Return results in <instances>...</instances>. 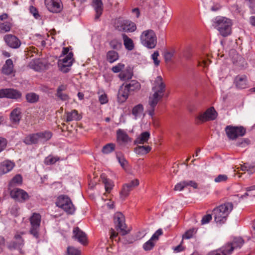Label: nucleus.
<instances>
[{"instance_id": "obj_62", "label": "nucleus", "mask_w": 255, "mask_h": 255, "mask_svg": "<svg viewBox=\"0 0 255 255\" xmlns=\"http://www.w3.org/2000/svg\"><path fill=\"white\" fill-rule=\"evenodd\" d=\"M163 234L162 229H159L157 230L156 232L152 236L151 239L153 241L154 240H157L159 236Z\"/></svg>"}, {"instance_id": "obj_6", "label": "nucleus", "mask_w": 255, "mask_h": 255, "mask_svg": "<svg viewBox=\"0 0 255 255\" xmlns=\"http://www.w3.org/2000/svg\"><path fill=\"white\" fill-rule=\"evenodd\" d=\"M56 204L68 214H73L75 212L74 206L70 198L66 195L59 196Z\"/></svg>"}, {"instance_id": "obj_37", "label": "nucleus", "mask_w": 255, "mask_h": 255, "mask_svg": "<svg viewBox=\"0 0 255 255\" xmlns=\"http://www.w3.org/2000/svg\"><path fill=\"white\" fill-rule=\"evenodd\" d=\"M229 243L231 247H233V250H234L235 249L241 248L244 244V241L241 238H236L231 243Z\"/></svg>"}, {"instance_id": "obj_11", "label": "nucleus", "mask_w": 255, "mask_h": 255, "mask_svg": "<svg viewBox=\"0 0 255 255\" xmlns=\"http://www.w3.org/2000/svg\"><path fill=\"white\" fill-rule=\"evenodd\" d=\"M23 233H17L14 236L13 240L7 243V248L10 251L21 250L24 245V241L22 238Z\"/></svg>"}, {"instance_id": "obj_20", "label": "nucleus", "mask_w": 255, "mask_h": 255, "mask_svg": "<svg viewBox=\"0 0 255 255\" xmlns=\"http://www.w3.org/2000/svg\"><path fill=\"white\" fill-rule=\"evenodd\" d=\"M117 142L120 145H125L129 142H131V138L123 129H119L117 131Z\"/></svg>"}, {"instance_id": "obj_58", "label": "nucleus", "mask_w": 255, "mask_h": 255, "mask_svg": "<svg viewBox=\"0 0 255 255\" xmlns=\"http://www.w3.org/2000/svg\"><path fill=\"white\" fill-rule=\"evenodd\" d=\"M212 216L210 214L204 216L201 220V224L204 225L208 223L212 219Z\"/></svg>"}, {"instance_id": "obj_28", "label": "nucleus", "mask_w": 255, "mask_h": 255, "mask_svg": "<svg viewBox=\"0 0 255 255\" xmlns=\"http://www.w3.org/2000/svg\"><path fill=\"white\" fill-rule=\"evenodd\" d=\"M101 178L102 182L105 185L106 191L108 193H110L114 186L113 182L111 180L107 178L105 174L101 175Z\"/></svg>"}, {"instance_id": "obj_23", "label": "nucleus", "mask_w": 255, "mask_h": 255, "mask_svg": "<svg viewBox=\"0 0 255 255\" xmlns=\"http://www.w3.org/2000/svg\"><path fill=\"white\" fill-rule=\"evenodd\" d=\"M93 6L96 11L95 19L98 20L103 11V4L102 0H93Z\"/></svg>"}, {"instance_id": "obj_26", "label": "nucleus", "mask_w": 255, "mask_h": 255, "mask_svg": "<svg viewBox=\"0 0 255 255\" xmlns=\"http://www.w3.org/2000/svg\"><path fill=\"white\" fill-rule=\"evenodd\" d=\"M2 73L8 75L12 73L13 71V64L11 59H7L2 66Z\"/></svg>"}, {"instance_id": "obj_43", "label": "nucleus", "mask_w": 255, "mask_h": 255, "mask_svg": "<svg viewBox=\"0 0 255 255\" xmlns=\"http://www.w3.org/2000/svg\"><path fill=\"white\" fill-rule=\"evenodd\" d=\"M67 253V255H80V251L73 247H68Z\"/></svg>"}, {"instance_id": "obj_15", "label": "nucleus", "mask_w": 255, "mask_h": 255, "mask_svg": "<svg viewBox=\"0 0 255 255\" xmlns=\"http://www.w3.org/2000/svg\"><path fill=\"white\" fill-rule=\"evenodd\" d=\"M21 93L13 89H3L0 90V98H7L13 99H20Z\"/></svg>"}, {"instance_id": "obj_64", "label": "nucleus", "mask_w": 255, "mask_h": 255, "mask_svg": "<svg viewBox=\"0 0 255 255\" xmlns=\"http://www.w3.org/2000/svg\"><path fill=\"white\" fill-rule=\"evenodd\" d=\"M185 182L186 186H190L194 189H197L198 188L197 183L194 181H185Z\"/></svg>"}, {"instance_id": "obj_8", "label": "nucleus", "mask_w": 255, "mask_h": 255, "mask_svg": "<svg viewBox=\"0 0 255 255\" xmlns=\"http://www.w3.org/2000/svg\"><path fill=\"white\" fill-rule=\"evenodd\" d=\"M225 130L228 137L232 140L243 136L246 133V129L242 126H227Z\"/></svg>"}, {"instance_id": "obj_29", "label": "nucleus", "mask_w": 255, "mask_h": 255, "mask_svg": "<svg viewBox=\"0 0 255 255\" xmlns=\"http://www.w3.org/2000/svg\"><path fill=\"white\" fill-rule=\"evenodd\" d=\"M143 112V107L141 104H139L134 106L132 110V115L134 116V119L137 120L140 118Z\"/></svg>"}, {"instance_id": "obj_18", "label": "nucleus", "mask_w": 255, "mask_h": 255, "mask_svg": "<svg viewBox=\"0 0 255 255\" xmlns=\"http://www.w3.org/2000/svg\"><path fill=\"white\" fill-rule=\"evenodd\" d=\"M72 238L83 245L87 244L86 234L78 227L73 229Z\"/></svg>"}, {"instance_id": "obj_17", "label": "nucleus", "mask_w": 255, "mask_h": 255, "mask_svg": "<svg viewBox=\"0 0 255 255\" xmlns=\"http://www.w3.org/2000/svg\"><path fill=\"white\" fill-rule=\"evenodd\" d=\"M45 4L50 12L58 13L62 10L61 0H45Z\"/></svg>"}, {"instance_id": "obj_13", "label": "nucleus", "mask_w": 255, "mask_h": 255, "mask_svg": "<svg viewBox=\"0 0 255 255\" xmlns=\"http://www.w3.org/2000/svg\"><path fill=\"white\" fill-rule=\"evenodd\" d=\"M11 197L17 202L23 203L29 199V196L24 190L19 188H14L10 192Z\"/></svg>"}, {"instance_id": "obj_22", "label": "nucleus", "mask_w": 255, "mask_h": 255, "mask_svg": "<svg viewBox=\"0 0 255 255\" xmlns=\"http://www.w3.org/2000/svg\"><path fill=\"white\" fill-rule=\"evenodd\" d=\"M64 116L66 119L64 120L66 122H69L73 121H79L81 117L79 115L78 112L76 110H73L70 112L65 111Z\"/></svg>"}, {"instance_id": "obj_38", "label": "nucleus", "mask_w": 255, "mask_h": 255, "mask_svg": "<svg viewBox=\"0 0 255 255\" xmlns=\"http://www.w3.org/2000/svg\"><path fill=\"white\" fill-rule=\"evenodd\" d=\"M233 251V247H231L229 243L226 244L220 249V251L222 255H230Z\"/></svg>"}, {"instance_id": "obj_27", "label": "nucleus", "mask_w": 255, "mask_h": 255, "mask_svg": "<svg viewBox=\"0 0 255 255\" xmlns=\"http://www.w3.org/2000/svg\"><path fill=\"white\" fill-rule=\"evenodd\" d=\"M150 133L148 131L142 132L134 141L135 144H143L146 143L150 137Z\"/></svg>"}, {"instance_id": "obj_51", "label": "nucleus", "mask_w": 255, "mask_h": 255, "mask_svg": "<svg viewBox=\"0 0 255 255\" xmlns=\"http://www.w3.org/2000/svg\"><path fill=\"white\" fill-rule=\"evenodd\" d=\"M22 176L19 174H17L12 179L10 184H20L22 183Z\"/></svg>"}, {"instance_id": "obj_41", "label": "nucleus", "mask_w": 255, "mask_h": 255, "mask_svg": "<svg viewBox=\"0 0 255 255\" xmlns=\"http://www.w3.org/2000/svg\"><path fill=\"white\" fill-rule=\"evenodd\" d=\"M39 99V97L37 95L34 93H28L26 95V99L27 102L33 103L36 102Z\"/></svg>"}, {"instance_id": "obj_45", "label": "nucleus", "mask_w": 255, "mask_h": 255, "mask_svg": "<svg viewBox=\"0 0 255 255\" xmlns=\"http://www.w3.org/2000/svg\"><path fill=\"white\" fill-rule=\"evenodd\" d=\"M174 50L166 51L164 52V57L166 62H170L174 56Z\"/></svg>"}, {"instance_id": "obj_35", "label": "nucleus", "mask_w": 255, "mask_h": 255, "mask_svg": "<svg viewBox=\"0 0 255 255\" xmlns=\"http://www.w3.org/2000/svg\"><path fill=\"white\" fill-rule=\"evenodd\" d=\"M119 57L118 52L114 50L109 51L107 53V60L111 63L118 60Z\"/></svg>"}, {"instance_id": "obj_14", "label": "nucleus", "mask_w": 255, "mask_h": 255, "mask_svg": "<svg viewBox=\"0 0 255 255\" xmlns=\"http://www.w3.org/2000/svg\"><path fill=\"white\" fill-rule=\"evenodd\" d=\"M3 40L7 46L13 49L19 48L21 44L20 39L15 35L11 34L5 35L3 37Z\"/></svg>"}, {"instance_id": "obj_30", "label": "nucleus", "mask_w": 255, "mask_h": 255, "mask_svg": "<svg viewBox=\"0 0 255 255\" xmlns=\"http://www.w3.org/2000/svg\"><path fill=\"white\" fill-rule=\"evenodd\" d=\"M12 19L8 21L0 22V32L1 33H5L9 32L13 26Z\"/></svg>"}, {"instance_id": "obj_19", "label": "nucleus", "mask_w": 255, "mask_h": 255, "mask_svg": "<svg viewBox=\"0 0 255 255\" xmlns=\"http://www.w3.org/2000/svg\"><path fill=\"white\" fill-rule=\"evenodd\" d=\"M234 83L236 88L239 89H244L249 87L248 78L245 75H237L235 78Z\"/></svg>"}, {"instance_id": "obj_5", "label": "nucleus", "mask_w": 255, "mask_h": 255, "mask_svg": "<svg viewBox=\"0 0 255 255\" xmlns=\"http://www.w3.org/2000/svg\"><path fill=\"white\" fill-rule=\"evenodd\" d=\"M214 26L224 37L229 35L231 32V22L230 19L227 18H217L215 19Z\"/></svg>"}, {"instance_id": "obj_55", "label": "nucleus", "mask_w": 255, "mask_h": 255, "mask_svg": "<svg viewBox=\"0 0 255 255\" xmlns=\"http://www.w3.org/2000/svg\"><path fill=\"white\" fill-rule=\"evenodd\" d=\"M31 67L35 71H39L41 69V65H40V62L38 60H34L31 63Z\"/></svg>"}, {"instance_id": "obj_3", "label": "nucleus", "mask_w": 255, "mask_h": 255, "mask_svg": "<svg viewBox=\"0 0 255 255\" xmlns=\"http://www.w3.org/2000/svg\"><path fill=\"white\" fill-rule=\"evenodd\" d=\"M52 133L49 131L31 133L27 135L23 142L27 145L44 144L52 137Z\"/></svg>"}, {"instance_id": "obj_50", "label": "nucleus", "mask_w": 255, "mask_h": 255, "mask_svg": "<svg viewBox=\"0 0 255 255\" xmlns=\"http://www.w3.org/2000/svg\"><path fill=\"white\" fill-rule=\"evenodd\" d=\"M7 144V140L5 138L0 137V153L6 148Z\"/></svg>"}, {"instance_id": "obj_4", "label": "nucleus", "mask_w": 255, "mask_h": 255, "mask_svg": "<svg viewBox=\"0 0 255 255\" xmlns=\"http://www.w3.org/2000/svg\"><path fill=\"white\" fill-rule=\"evenodd\" d=\"M141 43L148 49H153L157 44V37L153 30L143 31L140 36Z\"/></svg>"}, {"instance_id": "obj_44", "label": "nucleus", "mask_w": 255, "mask_h": 255, "mask_svg": "<svg viewBox=\"0 0 255 255\" xmlns=\"http://www.w3.org/2000/svg\"><path fill=\"white\" fill-rule=\"evenodd\" d=\"M250 143V140L248 138H242L239 140L237 143L236 145L238 146L245 147Z\"/></svg>"}, {"instance_id": "obj_21", "label": "nucleus", "mask_w": 255, "mask_h": 255, "mask_svg": "<svg viewBox=\"0 0 255 255\" xmlns=\"http://www.w3.org/2000/svg\"><path fill=\"white\" fill-rule=\"evenodd\" d=\"M14 166L15 163L8 160H4L0 163V175L9 172L13 168Z\"/></svg>"}, {"instance_id": "obj_63", "label": "nucleus", "mask_w": 255, "mask_h": 255, "mask_svg": "<svg viewBox=\"0 0 255 255\" xmlns=\"http://www.w3.org/2000/svg\"><path fill=\"white\" fill-rule=\"evenodd\" d=\"M246 190L247 192L245 193L244 195L241 196V197L242 198H245V197H247V196H248L249 195V194L248 193L249 192H250V191H253V190H255V185L246 188Z\"/></svg>"}, {"instance_id": "obj_1", "label": "nucleus", "mask_w": 255, "mask_h": 255, "mask_svg": "<svg viewBox=\"0 0 255 255\" xmlns=\"http://www.w3.org/2000/svg\"><path fill=\"white\" fill-rule=\"evenodd\" d=\"M155 84V85L152 88L153 94L149 98V107L147 109L148 114L152 117L154 115L155 108L157 103L163 96L165 87L160 76L157 77Z\"/></svg>"}, {"instance_id": "obj_24", "label": "nucleus", "mask_w": 255, "mask_h": 255, "mask_svg": "<svg viewBox=\"0 0 255 255\" xmlns=\"http://www.w3.org/2000/svg\"><path fill=\"white\" fill-rule=\"evenodd\" d=\"M21 117V109L18 108H15L11 112L10 120L13 124H18Z\"/></svg>"}, {"instance_id": "obj_61", "label": "nucleus", "mask_w": 255, "mask_h": 255, "mask_svg": "<svg viewBox=\"0 0 255 255\" xmlns=\"http://www.w3.org/2000/svg\"><path fill=\"white\" fill-rule=\"evenodd\" d=\"M100 103L103 105L106 104L108 102L107 96L106 94H102L99 98Z\"/></svg>"}, {"instance_id": "obj_32", "label": "nucleus", "mask_w": 255, "mask_h": 255, "mask_svg": "<svg viewBox=\"0 0 255 255\" xmlns=\"http://www.w3.org/2000/svg\"><path fill=\"white\" fill-rule=\"evenodd\" d=\"M151 150V147L148 145H139L134 148V152L137 155H142L149 152Z\"/></svg>"}, {"instance_id": "obj_46", "label": "nucleus", "mask_w": 255, "mask_h": 255, "mask_svg": "<svg viewBox=\"0 0 255 255\" xmlns=\"http://www.w3.org/2000/svg\"><path fill=\"white\" fill-rule=\"evenodd\" d=\"M110 46L111 48H112L113 49H118L121 47L122 44L118 40L115 39L112 40L110 41Z\"/></svg>"}, {"instance_id": "obj_39", "label": "nucleus", "mask_w": 255, "mask_h": 255, "mask_svg": "<svg viewBox=\"0 0 255 255\" xmlns=\"http://www.w3.org/2000/svg\"><path fill=\"white\" fill-rule=\"evenodd\" d=\"M116 145L115 144L110 143L103 146L102 151L104 154H109L115 150Z\"/></svg>"}, {"instance_id": "obj_60", "label": "nucleus", "mask_w": 255, "mask_h": 255, "mask_svg": "<svg viewBox=\"0 0 255 255\" xmlns=\"http://www.w3.org/2000/svg\"><path fill=\"white\" fill-rule=\"evenodd\" d=\"M117 158L119 162L123 167H124L127 165V161L123 156H120L119 155H117Z\"/></svg>"}, {"instance_id": "obj_47", "label": "nucleus", "mask_w": 255, "mask_h": 255, "mask_svg": "<svg viewBox=\"0 0 255 255\" xmlns=\"http://www.w3.org/2000/svg\"><path fill=\"white\" fill-rule=\"evenodd\" d=\"M195 232L196 231L194 229H190L185 233L182 238L183 239H189L192 238Z\"/></svg>"}, {"instance_id": "obj_53", "label": "nucleus", "mask_w": 255, "mask_h": 255, "mask_svg": "<svg viewBox=\"0 0 255 255\" xmlns=\"http://www.w3.org/2000/svg\"><path fill=\"white\" fill-rule=\"evenodd\" d=\"M159 55V52L157 51H154L151 55V58L153 60L154 64L156 66H158L160 63V61L158 59Z\"/></svg>"}, {"instance_id": "obj_48", "label": "nucleus", "mask_w": 255, "mask_h": 255, "mask_svg": "<svg viewBox=\"0 0 255 255\" xmlns=\"http://www.w3.org/2000/svg\"><path fill=\"white\" fill-rule=\"evenodd\" d=\"M58 160V158H57V157H53L52 156H49L45 158L44 163L47 165L53 164Z\"/></svg>"}, {"instance_id": "obj_12", "label": "nucleus", "mask_w": 255, "mask_h": 255, "mask_svg": "<svg viewBox=\"0 0 255 255\" xmlns=\"http://www.w3.org/2000/svg\"><path fill=\"white\" fill-rule=\"evenodd\" d=\"M73 54L72 52L63 59H59L58 62V66L61 71L63 73H67L72 65Z\"/></svg>"}, {"instance_id": "obj_49", "label": "nucleus", "mask_w": 255, "mask_h": 255, "mask_svg": "<svg viewBox=\"0 0 255 255\" xmlns=\"http://www.w3.org/2000/svg\"><path fill=\"white\" fill-rule=\"evenodd\" d=\"M56 96L58 99L63 101H67L69 99L68 95L67 94L63 93V92H56Z\"/></svg>"}, {"instance_id": "obj_9", "label": "nucleus", "mask_w": 255, "mask_h": 255, "mask_svg": "<svg viewBox=\"0 0 255 255\" xmlns=\"http://www.w3.org/2000/svg\"><path fill=\"white\" fill-rule=\"evenodd\" d=\"M114 220L117 230L119 231L122 235H125L128 233L125 224V217L122 213H116L114 216Z\"/></svg>"}, {"instance_id": "obj_25", "label": "nucleus", "mask_w": 255, "mask_h": 255, "mask_svg": "<svg viewBox=\"0 0 255 255\" xmlns=\"http://www.w3.org/2000/svg\"><path fill=\"white\" fill-rule=\"evenodd\" d=\"M131 93L127 87L123 85L120 89L118 93V98L121 102H124L128 98Z\"/></svg>"}, {"instance_id": "obj_42", "label": "nucleus", "mask_w": 255, "mask_h": 255, "mask_svg": "<svg viewBox=\"0 0 255 255\" xmlns=\"http://www.w3.org/2000/svg\"><path fill=\"white\" fill-rule=\"evenodd\" d=\"M155 246L153 241L150 239L148 241L143 245V249L145 251L151 250Z\"/></svg>"}, {"instance_id": "obj_56", "label": "nucleus", "mask_w": 255, "mask_h": 255, "mask_svg": "<svg viewBox=\"0 0 255 255\" xmlns=\"http://www.w3.org/2000/svg\"><path fill=\"white\" fill-rule=\"evenodd\" d=\"M228 179V176L225 174H220L216 177L214 181L217 183L225 182Z\"/></svg>"}, {"instance_id": "obj_33", "label": "nucleus", "mask_w": 255, "mask_h": 255, "mask_svg": "<svg viewBox=\"0 0 255 255\" xmlns=\"http://www.w3.org/2000/svg\"><path fill=\"white\" fill-rule=\"evenodd\" d=\"M124 45L126 49L131 51L134 49V45L133 40L128 37L126 34H122Z\"/></svg>"}, {"instance_id": "obj_34", "label": "nucleus", "mask_w": 255, "mask_h": 255, "mask_svg": "<svg viewBox=\"0 0 255 255\" xmlns=\"http://www.w3.org/2000/svg\"><path fill=\"white\" fill-rule=\"evenodd\" d=\"M129 91L132 92L139 90L140 88V84L136 80H131L130 82L126 85Z\"/></svg>"}, {"instance_id": "obj_59", "label": "nucleus", "mask_w": 255, "mask_h": 255, "mask_svg": "<svg viewBox=\"0 0 255 255\" xmlns=\"http://www.w3.org/2000/svg\"><path fill=\"white\" fill-rule=\"evenodd\" d=\"M186 186L185 182L182 181L177 183L175 185L174 190L175 191H181Z\"/></svg>"}, {"instance_id": "obj_57", "label": "nucleus", "mask_w": 255, "mask_h": 255, "mask_svg": "<svg viewBox=\"0 0 255 255\" xmlns=\"http://www.w3.org/2000/svg\"><path fill=\"white\" fill-rule=\"evenodd\" d=\"M139 184V180L137 179H135L133 180H131L130 182L128 183H126L127 185L129 186V187L132 190L134 188L137 186Z\"/></svg>"}, {"instance_id": "obj_54", "label": "nucleus", "mask_w": 255, "mask_h": 255, "mask_svg": "<svg viewBox=\"0 0 255 255\" xmlns=\"http://www.w3.org/2000/svg\"><path fill=\"white\" fill-rule=\"evenodd\" d=\"M29 11L33 15L35 18L38 19L40 17L38 10L36 7L31 5L29 7Z\"/></svg>"}, {"instance_id": "obj_2", "label": "nucleus", "mask_w": 255, "mask_h": 255, "mask_svg": "<svg viewBox=\"0 0 255 255\" xmlns=\"http://www.w3.org/2000/svg\"><path fill=\"white\" fill-rule=\"evenodd\" d=\"M233 208V204L230 202L225 203L214 208L213 214L216 223L219 225L224 224Z\"/></svg>"}, {"instance_id": "obj_31", "label": "nucleus", "mask_w": 255, "mask_h": 255, "mask_svg": "<svg viewBox=\"0 0 255 255\" xmlns=\"http://www.w3.org/2000/svg\"><path fill=\"white\" fill-rule=\"evenodd\" d=\"M204 6L206 9H210L212 11H217L221 8V5L219 3H214L212 0H202Z\"/></svg>"}, {"instance_id": "obj_7", "label": "nucleus", "mask_w": 255, "mask_h": 255, "mask_svg": "<svg viewBox=\"0 0 255 255\" xmlns=\"http://www.w3.org/2000/svg\"><path fill=\"white\" fill-rule=\"evenodd\" d=\"M41 221V216L39 213H33L29 218L30 223L29 233L36 239L39 236V231Z\"/></svg>"}, {"instance_id": "obj_16", "label": "nucleus", "mask_w": 255, "mask_h": 255, "mask_svg": "<svg viewBox=\"0 0 255 255\" xmlns=\"http://www.w3.org/2000/svg\"><path fill=\"white\" fill-rule=\"evenodd\" d=\"M121 25H117V28L119 31H124L126 32H132L134 31L136 29V26L134 22L128 20H119L118 23Z\"/></svg>"}, {"instance_id": "obj_36", "label": "nucleus", "mask_w": 255, "mask_h": 255, "mask_svg": "<svg viewBox=\"0 0 255 255\" xmlns=\"http://www.w3.org/2000/svg\"><path fill=\"white\" fill-rule=\"evenodd\" d=\"M132 76L133 74L130 70L123 71L119 75V77L122 81L130 80L132 78Z\"/></svg>"}, {"instance_id": "obj_10", "label": "nucleus", "mask_w": 255, "mask_h": 255, "mask_svg": "<svg viewBox=\"0 0 255 255\" xmlns=\"http://www.w3.org/2000/svg\"><path fill=\"white\" fill-rule=\"evenodd\" d=\"M217 114L214 108H210L203 113L200 114L196 117V122L199 124L208 121H213L216 118Z\"/></svg>"}, {"instance_id": "obj_40", "label": "nucleus", "mask_w": 255, "mask_h": 255, "mask_svg": "<svg viewBox=\"0 0 255 255\" xmlns=\"http://www.w3.org/2000/svg\"><path fill=\"white\" fill-rule=\"evenodd\" d=\"M132 190L127 185V184H125L123 186L122 190L120 192L121 198H122L123 200H125L129 195V192Z\"/></svg>"}, {"instance_id": "obj_52", "label": "nucleus", "mask_w": 255, "mask_h": 255, "mask_svg": "<svg viewBox=\"0 0 255 255\" xmlns=\"http://www.w3.org/2000/svg\"><path fill=\"white\" fill-rule=\"evenodd\" d=\"M125 67V65L122 63H118L112 68V70L114 73H118L121 71Z\"/></svg>"}]
</instances>
